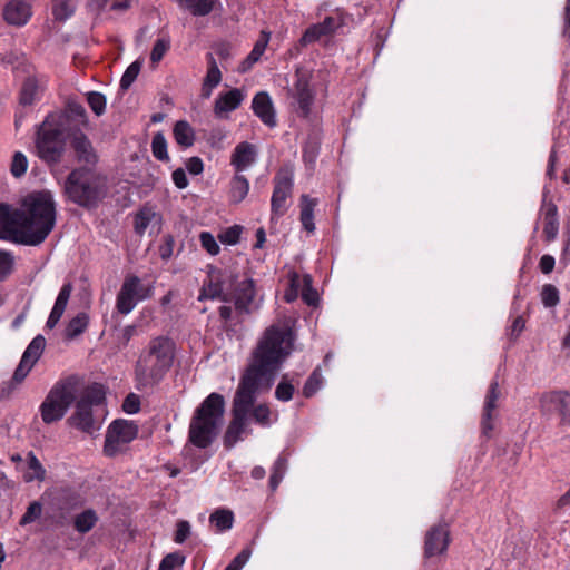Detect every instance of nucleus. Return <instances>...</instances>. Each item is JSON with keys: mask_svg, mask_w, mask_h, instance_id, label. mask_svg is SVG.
<instances>
[{"mask_svg": "<svg viewBox=\"0 0 570 570\" xmlns=\"http://www.w3.org/2000/svg\"><path fill=\"white\" fill-rule=\"evenodd\" d=\"M235 281L236 274L209 266L207 279L204 281L200 288L198 301L218 299L228 303V289L226 287L234 285Z\"/></svg>", "mask_w": 570, "mask_h": 570, "instance_id": "9b49d317", "label": "nucleus"}, {"mask_svg": "<svg viewBox=\"0 0 570 570\" xmlns=\"http://www.w3.org/2000/svg\"><path fill=\"white\" fill-rule=\"evenodd\" d=\"M501 395L498 381H492L484 400L483 414L481 420L482 434L490 439L493 431V411Z\"/></svg>", "mask_w": 570, "mask_h": 570, "instance_id": "a211bd4d", "label": "nucleus"}, {"mask_svg": "<svg viewBox=\"0 0 570 570\" xmlns=\"http://www.w3.org/2000/svg\"><path fill=\"white\" fill-rule=\"evenodd\" d=\"M294 338L288 327L271 325L265 330L237 386L232 413L248 417L258 389L263 384L267 387L273 384L277 371L293 351Z\"/></svg>", "mask_w": 570, "mask_h": 570, "instance_id": "f257e3e1", "label": "nucleus"}, {"mask_svg": "<svg viewBox=\"0 0 570 570\" xmlns=\"http://www.w3.org/2000/svg\"><path fill=\"white\" fill-rule=\"evenodd\" d=\"M52 14L56 20L66 21L76 9V0H53Z\"/></svg>", "mask_w": 570, "mask_h": 570, "instance_id": "c9c22d12", "label": "nucleus"}, {"mask_svg": "<svg viewBox=\"0 0 570 570\" xmlns=\"http://www.w3.org/2000/svg\"><path fill=\"white\" fill-rule=\"evenodd\" d=\"M39 90L38 81L35 77H28L22 83L19 102L22 106H30L35 102Z\"/></svg>", "mask_w": 570, "mask_h": 570, "instance_id": "72a5a7b5", "label": "nucleus"}, {"mask_svg": "<svg viewBox=\"0 0 570 570\" xmlns=\"http://www.w3.org/2000/svg\"><path fill=\"white\" fill-rule=\"evenodd\" d=\"M243 100L244 95L238 88L220 94L215 101L214 112L220 116L223 112L233 111L240 106Z\"/></svg>", "mask_w": 570, "mask_h": 570, "instance_id": "a878e982", "label": "nucleus"}, {"mask_svg": "<svg viewBox=\"0 0 570 570\" xmlns=\"http://www.w3.org/2000/svg\"><path fill=\"white\" fill-rule=\"evenodd\" d=\"M138 431V425L132 421L124 419L112 421L108 426L105 436V455L114 458L122 453L125 451V446L137 438Z\"/></svg>", "mask_w": 570, "mask_h": 570, "instance_id": "1a4fd4ad", "label": "nucleus"}, {"mask_svg": "<svg viewBox=\"0 0 570 570\" xmlns=\"http://www.w3.org/2000/svg\"><path fill=\"white\" fill-rule=\"evenodd\" d=\"M190 534V524L186 520H180L177 523V529L175 532L174 541L176 543H183L186 541L188 535Z\"/></svg>", "mask_w": 570, "mask_h": 570, "instance_id": "0e129e2a", "label": "nucleus"}, {"mask_svg": "<svg viewBox=\"0 0 570 570\" xmlns=\"http://www.w3.org/2000/svg\"><path fill=\"white\" fill-rule=\"evenodd\" d=\"M541 213L544 220L543 236L547 242H552L559 233L558 207L553 202L543 199Z\"/></svg>", "mask_w": 570, "mask_h": 570, "instance_id": "b1692460", "label": "nucleus"}, {"mask_svg": "<svg viewBox=\"0 0 570 570\" xmlns=\"http://www.w3.org/2000/svg\"><path fill=\"white\" fill-rule=\"evenodd\" d=\"M48 115L62 116L63 127L68 131L81 129V127H87L89 124L85 107L75 100H69L63 110L49 112Z\"/></svg>", "mask_w": 570, "mask_h": 570, "instance_id": "f3484780", "label": "nucleus"}, {"mask_svg": "<svg viewBox=\"0 0 570 570\" xmlns=\"http://www.w3.org/2000/svg\"><path fill=\"white\" fill-rule=\"evenodd\" d=\"M243 232V226L240 225H234L228 228H226L224 232H222L218 235V239L220 243L226 245H236L240 240V235Z\"/></svg>", "mask_w": 570, "mask_h": 570, "instance_id": "8fccbe9b", "label": "nucleus"}, {"mask_svg": "<svg viewBox=\"0 0 570 570\" xmlns=\"http://www.w3.org/2000/svg\"><path fill=\"white\" fill-rule=\"evenodd\" d=\"M540 410L543 415L558 414L562 424H570V393L564 391L544 393L540 397Z\"/></svg>", "mask_w": 570, "mask_h": 570, "instance_id": "4468645a", "label": "nucleus"}, {"mask_svg": "<svg viewBox=\"0 0 570 570\" xmlns=\"http://www.w3.org/2000/svg\"><path fill=\"white\" fill-rule=\"evenodd\" d=\"M209 522L217 532H225L233 528L234 513L228 509H217L210 514Z\"/></svg>", "mask_w": 570, "mask_h": 570, "instance_id": "c756f323", "label": "nucleus"}, {"mask_svg": "<svg viewBox=\"0 0 570 570\" xmlns=\"http://www.w3.org/2000/svg\"><path fill=\"white\" fill-rule=\"evenodd\" d=\"M141 61L136 60L127 67L120 79V89L122 91L128 90L130 86L134 83V81L137 79L141 70Z\"/></svg>", "mask_w": 570, "mask_h": 570, "instance_id": "37998d69", "label": "nucleus"}, {"mask_svg": "<svg viewBox=\"0 0 570 570\" xmlns=\"http://www.w3.org/2000/svg\"><path fill=\"white\" fill-rule=\"evenodd\" d=\"M31 7L23 0H10L3 8V19L8 24L21 27L31 18Z\"/></svg>", "mask_w": 570, "mask_h": 570, "instance_id": "412c9836", "label": "nucleus"}, {"mask_svg": "<svg viewBox=\"0 0 570 570\" xmlns=\"http://www.w3.org/2000/svg\"><path fill=\"white\" fill-rule=\"evenodd\" d=\"M171 177H173V181H174L175 186L178 189H185L188 186L189 181L186 176L185 169H183V168L175 169L171 174Z\"/></svg>", "mask_w": 570, "mask_h": 570, "instance_id": "338daca9", "label": "nucleus"}, {"mask_svg": "<svg viewBox=\"0 0 570 570\" xmlns=\"http://www.w3.org/2000/svg\"><path fill=\"white\" fill-rule=\"evenodd\" d=\"M214 49L220 60H227L232 57V46L226 41L216 43Z\"/></svg>", "mask_w": 570, "mask_h": 570, "instance_id": "774afa93", "label": "nucleus"}, {"mask_svg": "<svg viewBox=\"0 0 570 570\" xmlns=\"http://www.w3.org/2000/svg\"><path fill=\"white\" fill-rule=\"evenodd\" d=\"M98 515L95 510L87 509L80 514L76 515L73 525L79 533L89 532L97 523Z\"/></svg>", "mask_w": 570, "mask_h": 570, "instance_id": "f704fd0d", "label": "nucleus"}, {"mask_svg": "<svg viewBox=\"0 0 570 570\" xmlns=\"http://www.w3.org/2000/svg\"><path fill=\"white\" fill-rule=\"evenodd\" d=\"M338 24L333 17H326L322 22L309 26L299 39V45L306 47L318 41L323 37H330L335 33Z\"/></svg>", "mask_w": 570, "mask_h": 570, "instance_id": "6ab92c4d", "label": "nucleus"}, {"mask_svg": "<svg viewBox=\"0 0 570 570\" xmlns=\"http://www.w3.org/2000/svg\"><path fill=\"white\" fill-rule=\"evenodd\" d=\"M317 205V200L311 198L308 195L301 196V223L307 232L312 233L315 230L314 219V208Z\"/></svg>", "mask_w": 570, "mask_h": 570, "instance_id": "c85d7f7f", "label": "nucleus"}, {"mask_svg": "<svg viewBox=\"0 0 570 570\" xmlns=\"http://www.w3.org/2000/svg\"><path fill=\"white\" fill-rule=\"evenodd\" d=\"M269 37H271L269 32H266L264 30L261 32L259 38L255 42L252 51L239 65V67H238L239 72H242V73L247 72L254 66V63H256L261 59L262 55L264 53V51L268 45Z\"/></svg>", "mask_w": 570, "mask_h": 570, "instance_id": "bb28decb", "label": "nucleus"}, {"mask_svg": "<svg viewBox=\"0 0 570 570\" xmlns=\"http://www.w3.org/2000/svg\"><path fill=\"white\" fill-rule=\"evenodd\" d=\"M175 356L176 344L171 337H151L140 351L134 366L138 390L159 384L173 367Z\"/></svg>", "mask_w": 570, "mask_h": 570, "instance_id": "7ed1b4c3", "label": "nucleus"}, {"mask_svg": "<svg viewBox=\"0 0 570 570\" xmlns=\"http://www.w3.org/2000/svg\"><path fill=\"white\" fill-rule=\"evenodd\" d=\"M185 165L190 175H200L204 170V163L198 156L188 158Z\"/></svg>", "mask_w": 570, "mask_h": 570, "instance_id": "69168bd1", "label": "nucleus"}, {"mask_svg": "<svg viewBox=\"0 0 570 570\" xmlns=\"http://www.w3.org/2000/svg\"><path fill=\"white\" fill-rule=\"evenodd\" d=\"M153 296V287L145 286L136 275L125 277L116 297V309L121 315H128L134 311L138 302Z\"/></svg>", "mask_w": 570, "mask_h": 570, "instance_id": "9d476101", "label": "nucleus"}, {"mask_svg": "<svg viewBox=\"0 0 570 570\" xmlns=\"http://www.w3.org/2000/svg\"><path fill=\"white\" fill-rule=\"evenodd\" d=\"M87 102L96 116H101L106 111L107 99L106 96L99 91H89L87 95Z\"/></svg>", "mask_w": 570, "mask_h": 570, "instance_id": "c03bdc74", "label": "nucleus"}, {"mask_svg": "<svg viewBox=\"0 0 570 570\" xmlns=\"http://www.w3.org/2000/svg\"><path fill=\"white\" fill-rule=\"evenodd\" d=\"M248 417L232 413V420L225 431L223 442L227 450H230L235 444L242 440V435L249 432L247 429Z\"/></svg>", "mask_w": 570, "mask_h": 570, "instance_id": "5701e85b", "label": "nucleus"}, {"mask_svg": "<svg viewBox=\"0 0 570 570\" xmlns=\"http://www.w3.org/2000/svg\"><path fill=\"white\" fill-rule=\"evenodd\" d=\"M77 379L69 376L58 381L48 392L40 405L41 420L52 424L63 419L69 407L76 401Z\"/></svg>", "mask_w": 570, "mask_h": 570, "instance_id": "6e6552de", "label": "nucleus"}, {"mask_svg": "<svg viewBox=\"0 0 570 570\" xmlns=\"http://www.w3.org/2000/svg\"><path fill=\"white\" fill-rule=\"evenodd\" d=\"M249 191V183L243 175H235L230 181V199L233 203H240Z\"/></svg>", "mask_w": 570, "mask_h": 570, "instance_id": "473e14b6", "label": "nucleus"}, {"mask_svg": "<svg viewBox=\"0 0 570 570\" xmlns=\"http://www.w3.org/2000/svg\"><path fill=\"white\" fill-rule=\"evenodd\" d=\"M28 169V159L27 156L21 151H16L12 157V161L10 165V171L13 177L20 178L22 177Z\"/></svg>", "mask_w": 570, "mask_h": 570, "instance_id": "49530a36", "label": "nucleus"}, {"mask_svg": "<svg viewBox=\"0 0 570 570\" xmlns=\"http://www.w3.org/2000/svg\"><path fill=\"white\" fill-rule=\"evenodd\" d=\"M225 412V400L222 394L210 393L195 410L188 431L189 442L206 449L216 440Z\"/></svg>", "mask_w": 570, "mask_h": 570, "instance_id": "39448f33", "label": "nucleus"}, {"mask_svg": "<svg viewBox=\"0 0 570 570\" xmlns=\"http://www.w3.org/2000/svg\"><path fill=\"white\" fill-rule=\"evenodd\" d=\"M151 153L157 160L168 161L167 140L161 131L154 135L151 140Z\"/></svg>", "mask_w": 570, "mask_h": 570, "instance_id": "e433bc0d", "label": "nucleus"}, {"mask_svg": "<svg viewBox=\"0 0 570 570\" xmlns=\"http://www.w3.org/2000/svg\"><path fill=\"white\" fill-rule=\"evenodd\" d=\"M24 209H14L0 203V238L2 232H11L12 239L21 245L38 246L45 242L56 224V205L50 191L28 195Z\"/></svg>", "mask_w": 570, "mask_h": 570, "instance_id": "f03ea898", "label": "nucleus"}, {"mask_svg": "<svg viewBox=\"0 0 570 570\" xmlns=\"http://www.w3.org/2000/svg\"><path fill=\"white\" fill-rule=\"evenodd\" d=\"M206 60H207L208 69H207V73H206L203 82L217 87L222 81V72L218 68V65H217L213 53L208 52L206 55Z\"/></svg>", "mask_w": 570, "mask_h": 570, "instance_id": "ea45409f", "label": "nucleus"}, {"mask_svg": "<svg viewBox=\"0 0 570 570\" xmlns=\"http://www.w3.org/2000/svg\"><path fill=\"white\" fill-rule=\"evenodd\" d=\"M287 468V460L284 456H278L274 462L272 474L269 476V488L275 491L284 478Z\"/></svg>", "mask_w": 570, "mask_h": 570, "instance_id": "58836bf2", "label": "nucleus"}, {"mask_svg": "<svg viewBox=\"0 0 570 570\" xmlns=\"http://www.w3.org/2000/svg\"><path fill=\"white\" fill-rule=\"evenodd\" d=\"M255 297V282L252 278L238 281L236 275L234 285H229L228 303H234L235 309L239 315H249L258 308Z\"/></svg>", "mask_w": 570, "mask_h": 570, "instance_id": "f8f14e48", "label": "nucleus"}, {"mask_svg": "<svg viewBox=\"0 0 570 570\" xmlns=\"http://www.w3.org/2000/svg\"><path fill=\"white\" fill-rule=\"evenodd\" d=\"M89 325V315L85 312L78 313L75 317H72L65 332V336L67 340H73L81 335Z\"/></svg>", "mask_w": 570, "mask_h": 570, "instance_id": "7c9ffc66", "label": "nucleus"}, {"mask_svg": "<svg viewBox=\"0 0 570 570\" xmlns=\"http://www.w3.org/2000/svg\"><path fill=\"white\" fill-rule=\"evenodd\" d=\"M156 213L148 207H142L135 216V232L138 235H144L151 219Z\"/></svg>", "mask_w": 570, "mask_h": 570, "instance_id": "4c0bfd02", "label": "nucleus"}, {"mask_svg": "<svg viewBox=\"0 0 570 570\" xmlns=\"http://www.w3.org/2000/svg\"><path fill=\"white\" fill-rule=\"evenodd\" d=\"M186 8L195 17H204L212 12L214 7L213 0H185Z\"/></svg>", "mask_w": 570, "mask_h": 570, "instance_id": "79ce46f5", "label": "nucleus"}, {"mask_svg": "<svg viewBox=\"0 0 570 570\" xmlns=\"http://www.w3.org/2000/svg\"><path fill=\"white\" fill-rule=\"evenodd\" d=\"M185 563V556L180 552H171L163 558L158 570H176Z\"/></svg>", "mask_w": 570, "mask_h": 570, "instance_id": "09e8293b", "label": "nucleus"}, {"mask_svg": "<svg viewBox=\"0 0 570 570\" xmlns=\"http://www.w3.org/2000/svg\"><path fill=\"white\" fill-rule=\"evenodd\" d=\"M138 334V326L136 324L126 325L119 328L116 336L118 346L126 347L135 335Z\"/></svg>", "mask_w": 570, "mask_h": 570, "instance_id": "6e6d98bb", "label": "nucleus"}, {"mask_svg": "<svg viewBox=\"0 0 570 570\" xmlns=\"http://www.w3.org/2000/svg\"><path fill=\"white\" fill-rule=\"evenodd\" d=\"M301 283L299 276L297 273H292L289 277V287L285 291L284 298L286 302L291 303L295 301L298 296Z\"/></svg>", "mask_w": 570, "mask_h": 570, "instance_id": "bf43d9fd", "label": "nucleus"}, {"mask_svg": "<svg viewBox=\"0 0 570 570\" xmlns=\"http://www.w3.org/2000/svg\"><path fill=\"white\" fill-rule=\"evenodd\" d=\"M69 144L73 150L76 160L79 164H82V167L91 168L98 164V154L94 148L91 140L82 129L69 131Z\"/></svg>", "mask_w": 570, "mask_h": 570, "instance_id": "2eb2a0df", "label": "nucleus"}, {"mask_svg": "<svg viewBox=\"0 0 570 570\" xmlns=\"http://www.w3.org/2000/svg\"><path fill=\"white\" fill-rule=\"evenodd\" d=\"M322 385V374L320 368H315L303 386V394L305 397L313 396Z\"/></svg>", "mask_w": 570, "mask_h": 570, "instance_id": "a18cd8bd", "label": "nucleus"}, {"mask_svg": "<svg viewBox=\"0 0 570 570\" xmlns=\"http://www.w3.org/2000/svg\"><path fill=\"white\" fill-rule=\"evenodd\" d=\"M541 301L546 307H554L559 303V291L552 284H546L541 291Z\"/></svg>", "mask_w": 570, "mask_h": 570, "instance_id": "603ef678", "label": "nucleus"}, {"mask_svg": "<svg viewBox=\"0 0 570 570\" xmlns=\"http://www.w3.org/2000/svg\"><path fill=\"white\" fill-rule=\"evenodd\" d=\"M302 298L309 306H315L318 302V294L312 287V276L308 274L303 277Z\"/></svg>", "mask_w": 570, "mask_h": 570, "instance_id": "de8ad7c7", "label": "nucleus"}, {"mask_svg": "<svg viewBox=\"0 0 570 570\" xmlns=\"http://www.w3.org/2000/svg\"><path fill=\"white\" fill-rule=\"evenodd\" d=\"M13 267V257L10 253L0 250V282L4 281Z\"/></svg>", "mask_w": 570, "mask_h": 570, "instance_id": "052dcab7", "label": "nucleus"}, {"mask_svg": "<svg viewBox=\"0 0 570 570\" xmlns=\"http://www.w3.org/2000/svg\"><path fill=\"white\" fill-rule=\"evenodd\" d=\"M252 109L255 116L269 128H274L277 124L276 114L271 100L269 95L266 91L257 92L252 101Z\"/></svg>", "mask_w": 570, "mask_h": 570, "instance_id": "aec40b11", "label": "nucleus"}, {"mask_svg": "<svg viewBox=\"0 0 570 570\" xmlns=\"http://www.w3.org/2000/svg\"><path fill=\"white\" fill-rule=\"evenodd\" d=\"M274 190L271 199L272 218L282 217L286 213V199L292 195L293 174L281 169L274 177Z\"/></svg>", "mask_w": 570, "mask_h": 570, "instance_id": "ddd939ff", "label": "nucleus"}, {"mask_svg": "<svg viewBox=\"0 0 570 570\" xmlns=\"http://www.w3.org/2000/svg\"><path fill=\"white\" fill-rule=\"evenodd\" d=\"M255 146L247 141H243L235 147L230 157V164L237 171H242L255 161Z\"/></svg>", "mask_w": 570, "mask_h": 570, "instance_id": "393cba45", "label": "nucleus"}, {"mask_svg": "<svg viewBox=\"0 0 570 570\" xmlns=\"http://www.w3.org/2000/svg\"><path fill=\"white\" fill-rule=\"evenodd\" d=\"M250 411L256 423L263 426L269 425L271 411L266 404H258L257 406H253Z\"/></svg>", "mask_w": 570, "mask_h": 570, "instance_id": "13d9d810", "label": "nucleus"}, {"mask_svg": "<svg viewBox=\"0 0 570 570\" xmlns=\"http://www.w3.org/2000/svg\"><path fill=\"white\" fill-rule=\"evenodd\" d=\"M28 461V468L32 471V473H28L24 475L26 481H32V480H45L46 476V470L43 469L42 464L38 460V458L35 455L33 452H29L27 455Z\"/></svg>", "mask_w": 570, "mask_h": 570, "instance_id": "a19ab883", "label": "nucleus"}, {"mask_svg": "<svg viewBox=\"0 0 570 570\" xmlns=\"http://www.w3.org/2000/svg\"><path fill=\"white\" fill-rule=\"evenodd\" d=\"M32 367H33V365L30 364L29 362L20 360V363L18 364L17 368L14 370V373L11 379L14 382H17L18 384H21Z\"/></svg>", "mask_w": 570, "mask_h": 570, "instance_id": "e2e57ef3", "label": "nucleus"}, {"mask_svg": "<svg viewBox=\"0 0 570 570\" xmlns=\"http://www.w3.org/2000/svg\"><path fill=\"white\" fill-rule=\"evenodd\" d=\"M293 90V96L298 104L301 116L304 118L308 117L314 101V92L309 87L308 79L303 75H298Z\"/></svg>", "mask_w": 570, "mask_h": 570, "instance_id": "4be33fe9", "label": "nucleus"}, {"mask_svg": "<svg viewBox=\"0 0 570 570\" xmlns=\"http://www.w3.org/2000/svg\"><path fill=\"white\" fill-rule=\"evenodd\" d=\"M173 135L177 145L181 148H189L195 144V130L186 120H178L174 125Z\"/></svg>", "mask_w": 570, "mask_h": 570, "instance_id": "cd10ccee", "label": "nucleus"}, {"mask_svg": "<svg viewBox=\"0 0 570 570\" xmlns=\"http://www.w3.org/2000/svg\"><path fill=\"white\" fill-rule=\"evenodd\" d=\"M41 512H42L41 503L38 502V501L31 502L28 505L27 511L24 512V514L21 517V519L19 521V524L23 527V525H27V524L36 521L37 519L40 518Z\"/></svg>", "mask_w": 570, "mask_h": 570, "instance_id": "4d7b16f0", "label": "nucleus"}, {"mask_svg": "<svg viewBox=\"0 0 570 570\" xmlns=\"http://www.w3.org/2000/svg\"><path fill=\"white\" fill-rule=\"evenodd\" d=\"M107 193V177L88 167L73 168L63 184L67 200L87 210L96 209Z\"/></svg>", "mask_w": 570, "mask_h": 570, "instance_id": "20e7f679", "label": "nucleus"}, {"mask_svg": "<svg viewBox=\"0 0 570 570\" xmlns=\"http://www.w3.org/2000/svg\"><path fill=\"white\" fill-rule=\"evenodd\" d=\"M106 391L102 384L92 383L87 386L80 399L76 402L75 411L66 423L82 433L92 435L101 428V422L95 416L94 407L104 405Z\"/></svg>", "mask_w": 570, "mask_h": 570, "instance_id": "0eeeda50", "label": "nucleus"}, {"mask_svg": "<svg viewBox=\"0 0 570 570\" xmlns=\"http://www.w3.org/2000/svg\"><path fill=\"white\" fill-rule=\"evenodd\" d=\"M450 544V530L445 522L432 525L424 538V557L432 558L446 552Z\"/></svg>", "mask_w": 570, "mask_h": 570, "instance_id": "dca6fc26", "label": "nucleus"}, {"mask_svg": "<svg viewBox=\"0 0 570 570\" xmlns=\"http://www.w3.org/2000/svg\"><path fill=\"white\" fill-rule=\"evenodd\" d=\"M295 392L294 385L286 380L284 376L283 380L277 384L275 389V397L282 402H288L293 399Z\"/></svg>", "mask_w": 570, "mask_h": 570, "instance_id": "3c124183", "label": "nucleus"}, {"mask_svg": "<svg viewBox=\"0 0 570 570\" xmlns=\"http://www.w3.org/2000/svg\"><path fill=\"white\" fill-rule=\"evenodd\" d=\"M46 346V340L42 335H37L30 344L27 346L26 351L22 354L21 360L29 362L35 366V364L40 358Z\"/></svg>", "mask_w": 570, "mask_h": 570, "instance_id": "2f4dec72", "label": "nucleus"}, {"mask_svg": "<svg viewBox=\"0 0 570 570\" xmlns=\"http://www.w3.org/2000/svg\"><path fill=\"white\" fill-rule=\"evenodd\" d=\"M199 242L202 247L212 256H216L219 254L220 247L214 237V235L209 232H202L199 234Z\"/></svg>", "mask_w": 570, "mask_h": 570, "instance_id": "864d4df0", "label": "nucleus"}, {"mask_svg": "<svg viewBox=\"0 0 570 570\" xmlns=\"http://www.w3.org/2000/svg\"><path fill=\"white\" fill-rule=\"evenodd\" d=\"M62 119V116L47 115L36 130V154L48 166L60 164L66 153L69 131Z\"/></svg>", "mask_w": 570, "mask_h": 570, "instance_id": "423d86ee", "label": "nucleus"}, {"mask_svg": "<svg viewBox=\"0 0 570 570\" xmlns=\"http://www.w3.org/2000/svg\"><path fill=\"white\" fill-rule=\"evenodd\" d=\"M169 48H170L169 38L157 39L156 42L154 43V47L150 52L151 62H154V63L159 62L164 58L165 53L169 50Z\"/></svg>", "mask_w": 570, "mask_h": 570, "instance_id": "5fc2aeb1", "label": "nucleus"}, {"mask_svg": "<svg viewBox=\"0 0 570 570\" xmlns=\"http://www.w3.org/2000/svg\"><path fill=\"white\" fill-rule=\"evenodd\" d=\"M122 410L128 414H136L140 410L139 396L130 393L126 396L122 403Z\"/></svg>", "mask_w": 570, "mask_h": 570, "instance_id": "680f3d73", "label": "nucleus"}]
</instances>
